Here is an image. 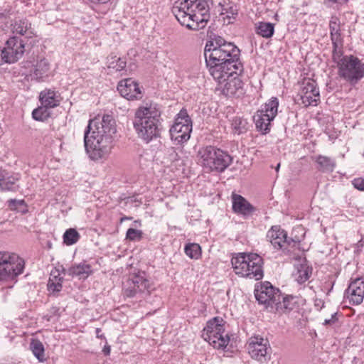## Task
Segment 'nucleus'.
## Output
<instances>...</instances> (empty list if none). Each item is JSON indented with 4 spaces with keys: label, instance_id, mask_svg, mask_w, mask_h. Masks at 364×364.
Listing matches in <instances>:
<instances>
[{
    "label": "nucleus",
    "instance_id": "1",
    "mask_svg": "<svg viewBox=\"0 0 364 364\" xmlns=\"http://www.w3.org/2000/svg\"><path fill=\"white\" fill-rule=\"evenodd\" d=\"M204 57L214 80L220 84L225 82L222 89L224 95L241 97L245 95V85L239 77L244 66L240 60V50L234 43L217 36L206 43Z\"/></svg>",
    "mask_w": 364,
    "mask_h": 364
},
{
    "label": "nucleus",
    "instance_id": "2",
    "mask_svg": "<svg viewBox=\"0 0 364 364\" xmlns=\"http://www.w3.org/2000/svg\"><path fill=\"white\" fill-rule=\"evenodd\" d=\"M116 132L115 121L111 115H104L100 122L97 119L89 121L84 134V144L91 160L101 161L108 158Z\"/></svg>",
    "mask_w": 364,
    "mask_h": 364
},
{
    "label": "nucleus",
    "instance_id": "3",
    "mask_svg": "<svg viewBox=\"0 0 364 364\" xmlns=\"http://www.w3.org/2000/svg\"><path fill=\"white\" fill-rule=\"evenodd\" d=\"M212 0H181L175 2L172 13L187 28L198 31L205 27Z\"/></svg>",
    "mask_w": 364,
    "mask_h": 364
},
{
    "label": "nucleus",
    "instance_id": "4",
    "mask_svg": "<svg viewBox=\"0 0 364 364\" xmlns=\"http://www.w3.org/2000/svg\"><path fill=\"white\" fill-rule=\"evenodd\" d=\"M161 111L155 105L138 107L132 121L138 138L148 144L161 135Z\"/></svg>",
    "mask_w": 364,
    "mask_h": 364
},
{
    "label": "nucleus",
    "instance_id": "5",
    "mask_svg": "<svg viewBox=\"0 0 364 364\" xmlns=\"http://www.w3.org/2000/svg\"><path fill=\"white\" fill-rule=\"evenodd\" d=\"M336 64L338 76L350 85L357 84L364 77V63L353 55H343V50L332 53Z\"/></svg>",
    "mask_w": 364,
    "mask_h": 364
},
{
    "label": "nucleus",
    "instance_id": "6",
    "mask_svg": "<svg viewBox=\"0 0 364 364\" xmlns=\"http://www.w3.org/2000/svg\"><path fill=\"white\" fill-rule=\"evenodd\" d=\"M235 273L242 277L255 280L263 278V259L256 253L239 252L231 259Z\"/></svg>",
    "mask_w": 364,
    "mask_h": 364
},
{
    "label": "nucleus",
    "instance_id": "7",
    "mask_svg": "<svg viewBox=\"0 0 364 364\" xmlns=\"http://www.w3.org/2000/svg\"><path fill=\"white\" fill-rule=\"evenodd\" d=\"M198 163L208 173L223 172L231 164L230 155L215 146L201 147L197 154Z\"/></svg>",
    "mask_w": 364,
    "mask_h": 364
},
{
    "label": "nucleus",
    "instance_id": "8",
    "mask_svg": "<svg viewBox=\"0 0 364 364\" xmlns=\"http://www.w3.org/2000/svg\"><path fill=\"white\" fill-rule=\"evenodd\" d=\"M25 269V260L18 254L0 252V282H16L17 277L23 274Z\"/></svg>",
    "mask_w": 364,
    "mask_h": 364
},
{
    "label": "nucleus",
    "instance_id": "9",
    "mask_svg": "<svg viewBox=\"0 0 364 364\" xmlns=\"http://www.w3.org/2000/svg\"><path fill=\"white\" fill-rule=\"evenodd\" d=\"M225 321L220 317H214L208 321L202 336L214 348L224 350L229 343L230 338L225 332Z\"/></svg>",
    "mask_w": 364,
    "mask_h": 364
},
{
    "label": "nucleus",
    "instance_id": "10",
    "mask_svg": "<svg viewBox=\"0 0 364 364\" xmlns=\"http://www.w3.org/2000/svg\"><path fill=\"white\" fill-rule=\"evenodd\" d=\"M154 290V282L144 272L133 274L127 281L123 289L124 296L129 298L136 296L145 298Z\"/></svg>",
    "mask_w": 364,
    "mask_h": 364
},
{
    "label": "nucleus",
    "instance_id": "11",
    "mask_svg": "<svg viewBox=\"0 0 364 364\" xmlns=\"http://www.w3.org/2000/svg\"><path fill=\"white\" fill-rule=\"evenodd\" d=\"M192 120L187 110L182 109L176 116L174 123L169 129L171 139L175 144L187 142L192 132Z\"/></svg>",
    "mask_w": 364,
    "mask_h": 364
},
{
    "label": "nucleus",
    "instance_id": "12",
    "mask_svg": "<svg viewBox=\"0 0 364 364\" xmlns=\"http://www.w3.org/2000/svg\"><path fill=\"white\" fill-rule=\"evenodd\" d=\"M278 107V99L272 97L255 113L254 122L257 131L262 134H266L270 131L271 122L277 114Z\"/></svg>",
    "mask_w": 364,
    "mask_h": 364
},
{
    "label": "nucleus",
    "instance_id": "13",
    "mask_svg": "<svg viewBox=\"0 0 364 364\" xmlns=\"http://www.w3.org/2000/svg\"><path fill=\"white\" fill-rule=\"evenodd\" d=\"M24 53V43L18 37H10L4 47H0V65L14 63Z\"/></svg>",
    "mask_w": 364,
    "mask_h": 364
},
{
    "label": "nucleus",
    "instance_id": "14",
    "mask_svg": "<svg viewBox=\"0 0 364 364\" xmlns=\"http://www.w3.org/2000/svg\"><path fill=\"white\" fill-rule=\"evenodd\" d=\"M299 96L305 107L316 106L320 101L319 90L315 80L304 79L300 87Z\"/></svg>",
    "mask_w": 364,
    "mask_h": 364
},
{
    "label": "nucleus",
    "instance_id": "15",
    "mask_svg": "<svg viewBox=\"0 0 364 364\" xmlns=\"http://www.w3.org/2000/svg\"><path fill=\"white\" fill-rule=\"evenodd\" d=\"M255 296L259 304L273 307L277 306L281 299L279 290L274 288L269 282H264L255 289Z\"/></svg>",
    "mask_w": 364,
    "mask_h": 364
},
{
    "label": "nucleus",
    "instance_id": "16",
    "mask_svg": "<svg viewBox=\"0 0 364 364\" xmlns=\"http://www.w3.org/2000/svg\"><path fill=\"white\" fill-rule=\"evenodd\" d=\"M247 345L252 358L260 362L266 360L268 351L271 349L267 339L260 336H253L249 338Z\"/></svg>",
    "mask_w": 364,
    "mask_h": 364
},
{
    "label": "nucleus",
    "instance_id": "17",
    "mask_svg": "<svg viewBox=\"0 0 364 364\" xmlns=\"http://www.w3.org/2000/svg\"><path fill=\"white\" fill-rule=\"evenodd\" d=\"M345 299L352 305L360 304L364 299V279H353L345 292Z\"/></svg>",
    "mask_w": 364,
    "mask_h": 364
},
{
    "label": "nucleus",
    "instance_id": "18",
    "mask_svg": "<svg viewBox=\"0 0 364 364\" xmlns=\"http://www.w3.org/2000/svg\"><path fill=\"white\" fill-rule=\"evenodd\" d=\"M117 90L122 97L128 100H139L142 97L138 83L132 78L120 80L117 85Z\"/></svg>",
    "mask_w": 364,
    "mask_h": 364
},
{
    "label": "nucleus",
    "instance_id": "19",
    "mask_svg": "<svg viewBox=\"0 0 364 364\" xmlns=\"http://www.w3.org/2000/svg\"><path fill=\"white\" fill-rule=\"evenodd\" d=\"M267 238L274 249L280 250L285 248L286 245L291 242H296L294 240L288 239L287 233L280 226H272L267 232Z\"/></svg>",
    "mask_w": 364,
    "mask_h": 364
},
{
    "label": "nucleus",
    "instance_id": "20",
    "mask_svg": "<svg viewBox=\"0 0 364 364\" xmlns=\"http://www.w3.org/2000/svg\"><path fill=\"white\" fill-rule=\"evenodd\" d=\"M341 25V20L338 16H332L330 18L328 28L331 40L333 44V52L343 48Z\"/></svg>",
    "mask_w": 364,
    "mask_h": 364
},
{
    "label": "nucleus",
    "instance_id": "21",
    "mask_svg": "<svg viewBox=\"0 0 364 364\" xmlns=\"http://www.w3.org/2000/svg\"><path fill=\"white\" fill-rule=\"evenodd\" d=\"M11 31L14 34L25 36L27 38L35 36L36 31L31 27V23L26 18L16 21L11 25Z\"/></svg>",
    "mask_w": 364,
    "mask_h": 364
},
{
    "label": "nucleus",
    "instance_id": "22",
    "mask_svg": "<svg viewBox=\"0 0 364 364\" xmlns=\"http://www.w3.org/2000/svg\"><path fill=\"white\" fill-rule=\"evenodd\" d=\"M41 105L50 109L58 107L60 103V94L54 90L45 89L39 94Z\"/></svg>",
    "mask_w": 364,
    "mask_h": 364
},
{
    "label": "nucleus",
    "instance_id": "23",
    "mask_svg": "<svg viewBox=\"0 0 364 364\" xmlns=\"http://www.w3.org/2000/svg\"><path fill=\"white\" fill-rule=\"evenodd\" d=\"M63 270L64 274H67L73 277H77L80 279H85L92 273V267L85 262L74 264L68 269H63Z\"/></svg>",
    "mask_w": 364,
    "mask_h": 364
},
{
    "label": "nucleus",
    "instance_id": "24",
    "mask_svg": "<svg viewBox=\"0 0 364 364\" xmlns=\"http://www.w3.org/2000/svg\"><path fill=\"white\" fill-rule=\"evenodd\" d=\"M50 75V64L46 59L38 61L31 73L32 79L37 81H45Z\"/></svg>",
    "mask_w": 364,
    "mask_h": 364
},
{
    "label": "nucleus",
    "instance_id": "25",
    "mask_svg": "<svg viewBox=\"0 0 364 364\" xmlns=\"http://www.w3.org/2000/svg\"><path fill=\"white\" fill-rule=\"evenodd\" d=\"M312 274V268L304 261L295 265V271L293 273L294 280L301 284L306 282Z\"/></svg>",
    "mask_w": 364,
    "mask_h": 364
},
{
    "label": "nucleus",
    "instance_id": "26",
    "mask_svg": "<svg viewBox=\"0 0 364 364\" xmlns=\"http://www.w3.org/2000/svg\"><path fill=\"white\" fill-rule=\"evenodd\" d=\"M232 209L235 213L247 215L253 210V207L240 195L233 194Z\"/></svg>",
    "mask_w": 364,
    "mask_h": 364
},
{
    "label": "nucleus",
    "instance_id": "27",
    "mask_svg": "<svg viewBox=\"0 0 364 364\" xmlns=\"http://www.w3.org/2000/svg\"><path fill=\"white\" fill-rule=\"evenodd\" d=\"M18 178L0 167V191H14Z\"/></svg>",
    "mask_w": 364,
    "mask_h": 364
},
{
    "label": "nucleus",
    "instance_id": "28",
    "mask_svg": "<svg viewBox=\"0 0 364 364\" xmlns=\"http://www.w3.org/2000/svg\"><path fill=\"white\" fill-rule=\"evenodd\" d=\"M63 278L60 276L59 270H53L48 282V291L52 293H58L60 291L63 287Z\"/></svg>",
    "mask_w": 364,
    "mask_h": 364
},
{
    "label": "nucleus",
    "instance_id": "29",
    "mask_svg": "<svg viewBox=\"0 0 364 364\" xmlns=\"http://www.w3.org/2000/svg\"><path fill=\"white\" fill-rule=\"evenodd\" d=\"M316 162L318 165L317 168L322 172H333L336 166V162L333 159L322 155L316 156Z\"/></svg>",
    "mask_w": 364,
    "mask_h": 364
},
{
    "label": "nucleus",
    "instance_id": "30",
    "mask_svg": "<svg viewBox=\"0 0 364 364\" xmlns=\"http://www.w3.org/2000/svg\"><path fill=\"white\" fill-rule=\"evenodd\" d=\"M255 32L257 35L265 38H271L274 33V24L269 22H258L255 23Z\"/></svg>",
    "mask_w": 364,
    "mask_h": 364
},
{
    "label": "nucleus",
    "instance_id": "31",
    "mask_svg": "<svg viewBox=\"0 0 364 364\" xmlns=\"http://www.w3.org/2000/svg\"><path fill=\"white\" fill-rule=\"evenodd\" d=\"M231 126L234 133L238 135L245 133L248 130V122L242 117H234Z\"/></svg>",
    "mask_w": 364,
    "mask_h": 364
},
{
    "label": "nucleus",
    "instance_id": "32",
    "mask_svg": "<svg viewBox=\"0 0 364 364\" xmlns=\"http://www.w3.org/2000/svg\"><path fill=\"white\" fill-rule=\"evenodd\" d=\"M30 349L40 362L46 360L44 346L40 341L32 340L30 343Z\"/></svg>",
    "mask_w": 364,
    "mask_h": 364
},
{
    "label": "nucleus",
    "instance_id": "33",
    "mask_svg": "<svg viewBox=\"0 0 364 364\" xmlns=\"http://www.w3.org/2000/svg\"><path fill=\"white\" fill-rule=\"evenodd\" d=\"M49 109V107L41 105V106L33 109L32 112V117L36 121H45L50 116V112Z\"/></svg>",
    "mask_w": 364,
    "mask_h": 364
},
{
    "label": "nucleus",
    "instance_id": "34",
    "mask_svg": "<svg viewBox=\"0 0 364 364\" xmlns=\"http://www.w3.org/2000/svg\"><path fill=\"white\" fill-rule=\"evenodd\" d=\"M186 255L193 259H198L201 256V247L197 243L187 244L184 247Z\"/></svg>",
    "mask_w": 364,
    "mask_h": 364
},
{
    "label": "nucleus",
    "instance_id": "35",
    "mask_svg": "<svg viewBox=\"0 0 364 364\" xmlns=\"http://www.w3.org/2000/svg\"><path fill=\"white\" fill-rule=\"evenodd\" d=\"M80 237V234L75 229L70 228L63 235V242L67 245H72L79 240Z\"/></svg>",
    "mask_w": 364,
    "mask_h": 364
},
{
    "label": "nucleus",
    "instance_id": "36",
    "mask_svg": "<svg viewBox=\"0 0 364 364\" xmlns=\"http://www.w3.org/2000/svg\"><path fill=\"white\" fill-rule=\"evenodd\" d=\"M296 298L293 296H287L283 297L282 301L280 299L277 301V309H284L285 311H291L294 309L296 301Z\"/></svg>",
    "mask_w": 364,
    "mask_h": 364
},
{
    "label": "nucleus",
    "instance_id": "37",
    "mask_svg": "<svg viewBox=\"0 0 364 364\" xmlns=\"http://www.w3.org/2000/svg\"><path fill=\"white\" fill-rule=\"evenodd\" d=\"M126 61L123 59L116 57L112 58L111 60L109 61L108 68L109 69L114 70L116 71L123 70L126 67Z\"/></svg>",
    "mask_w": 364,
    "mask_h": 364
},
{
    "label": "nucleus",
    "instance_id": "38",
    "mask_svg": "<svg viewBox=\"0 0 364 364\" xmlns=\"http://www.w3.org/2000/svg\"><path fill=\"white\" fill-rule=\"evenodd\" d=\"M143 236V232L140 230L129 228L126 233V239L130 241H139Z\"/></svg>",
    "mask_w": 364,
    "mask_h": 364
},
{
    "label": "nucleus",
    "instance_id": "39",
    "mask_svg": "<svg viewBox=\"0 0 364 364\" xmlns=\"http://www.w3.org/2000/svg\"><path fill=\"white\" fill-rule=\"evenodd\" d=\"M221 14L225 16V18L229 19L235 18L237 15V11L235 6H230L223 8Z\"/></svg>",
    "mask_w": 364,
    "mask_h": 364
},
{
    "label": "nucleus",
    "instance_id": "40",
    "mask_svg": "<svg viewBox=\"0 0 364 364\" xmlns=\"http://www.w3.org/2000/svg\"><path fill=\"white\" fill-rule=\"evenodd\" d=\"M353 185L356 189H358L359 191H364V178H355L353 181Z\"/></svg>",
    "mask_w": 364,
    "mask_h": 364
},
{
    "label": "nucleus",
    "instance_id": "41",
    "mask_svg": "<svg viewBox=\"0 0 364 364\" xmlns=\"http://www.w3.org/2000/svg\"><path fill=\"white\" fill-rule=\"evenodd\" d=\"M314 306L315 307L320 310L324 306V301L321 299H314Z\"/></svg>",
    "mask_w": 364,
    "mask_h": 364
},
{
    "label": "nucleus",
    "instance_id": "42",
    "mask_svg": "<svg viewBox=\"0 0 364 364\" xmlns=\"http://www.w3.org/2000/svg\"><path fill=\"white\" fill-rule=\"evenodd\" d=\"M335 316H336V314L334 315H332V318L331 319H325L323 324L328 325V324H331V323H333L334 320H335Z\"/></svg>",
    "mask_w": 364,
    "mask_h": 364
},
{
    "label": "nucleus",
    "instance_id": "43",
    "mask_svg": "<svg viewBox=\"0 0 364 364\" xmlns=\"http://www.w3.org/2000/svg\"><path fill=\"white\" fill-rule=\"evenodd\" d=\"M103 351H104L105 354L108 355L109 353V352H110L109 347H105L104 348Z\"/></svg>",
    "mask_w": 364,
    "mask_h": 364
},
{
    "label": "nucleus",
    "instance_id": "44",
    "mask_svg": "<svg viewBox=\"0 0 364 364\" xmlns=\"http://www.w3.org/2000/svg\"><path fill=\"white\" fill-rule=\"evenodd\" d=\"M131 218L129 217H123L121 218V222H123L124 220H130Z\"/></svg>",
    "mask_w": 364,
    "mask_h": 364
},
{
    "label": "nucleus",
    "instance_id": "45",
    "mask_svg": "<svg viewBox=\"0 0 364 364\" xmlns=\"http://www.w3.org/2000/svg\"><path fill=\"white\" fill-rule=\"evenodd\" d=\"M17 202H18V201H17L16 200H11L9 201L10 204H11V203H17Z\"/></svg>",
    "mask_w": 364,
    "mask_h": 364
},
{
    "label": "nucleus",
    "instance_id": "46",
    "mask_svg": "<svg viewBox=\"0 0 364 364\" xmlns=\"http://www.w3.org/2000/svg\"><path fill=\"white\" fill-rule=\"evenodd\" d=\"M279 167H280V164H278L277 167H276V171H278L279 169Z\"/></svg>",
    "mask_w": 364,
    "mask_h": 364
},
{
    "label": "nucleus",
    "instance_id": "47",
    "mask_svg": "<svg viewBox=\"0 0 364 364\" xmlns=\"http://www.w3.org/2000/svg\"><path fill=\"white\" fill-rule=\"evenodd\" d=\"M134 223H138L139 225H141V222L139 220H135Z\"/></svg>",
    "mask_w": 364,
    "mask_h": 364
}]
</instances>
